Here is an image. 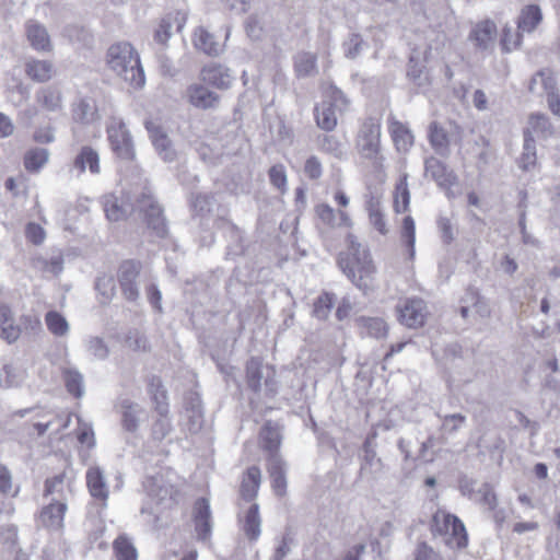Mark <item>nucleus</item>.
Masks as SVG:
<instances>
[{
	"label": "nucleus",
	"mask_w": 560,
	"mask_h": 560,
	"mask_svg": "<svg viewBox=\"0 0 560 560\" xmlns=\"http://www.w3.org/2000/svg\"><path fill=\"white\" fill-rule=\"evenodd\" d=\"M145 127L150 139L160 156L165 161H173L176 156V152L173 149L172 143L167 135L164 132L162 126L152 121H148Z\"/></svg>",
	"instance_id": "nucleus-17"
},
{
	"label": "nucleus",
	"mask_w": 560,
	"mask_h": 560,
	"mask_svg": "<svg viewBox=\"0 0 560 560\" xmlns=\"http://www.w3.org/2000/svg\"><path fill=\"white\" fill-rule=\"evenodd\" d=\"M12 490V476L9 469L0 465V492L9 494Z\"/></svg>",
	"instance_id": "nucleus-62"
},
{
	"label": "nucleus",
	"mask_w": 560,
	"mask_h": 560,
	"mask_svg": "<svg viewBox=\"0 0 560 560\" xmlns=\"http://www.w3.org/2000/svg\"><path fill=\"white\" fill-rule=\"evenodd\" d=\"M86 486L90 494L101 501L102 506L107 505L109 489L104 471L98 466H91L86 470Z\"/></svg>",
	"instance_id": "nucleus-14"
},
{
	"label": "nucleus",
	"mask_w": 560,
	"mask_h": 560,
	"mask_svg": "<svg viewBox=\"0 0 560 560\" xmlns=\"http://www.w3.org/2000/svg\"><path fill=\"white\" fill-rule=\"evenodd\" d=\"M185 97L192 107L198 109H210L219 103V95L200 83L188 85Z\"/></svg>",
	"instance_id": "nucleus-13"
},
{
	"label": "nucleus",
	"mask_w": 560,
	"mask_h": 560,
	"mask_svg": "<svg viewBox=\"0 0 560 560\" xmlns=\"http://www.w3.org/2000/svg\"><path fill=\"white\" fill-rule=\"evenodd\" d=\"M26 378V372L13 363L0 364V387L10 388L20 386Z\"/></svg>",
	"instance_id": "nucleus-30"
},
{
	"label": "nucleus",
	"mask_w": 560,
	"mask_h": 560,
	"mask_svg": "<svg viewBox=\"0 0 560 560\" xmlns=\"http://www.w3.org/2000/svg\"><path fill=\"white\" fill-rule=\"evenodd\" d=\"M21 327L15 324L11 307L0 303V337L8 343H14L21 336Z\"/></svg>",
	"instance_id": "nucleus-21"
},
{
	"label": "nucleus",
	"mask_w": 560,
	"mask_h": 560,
	"mask_svg": "<svg viewBox=\"0 0 560 560\" xmlns=\"http://www.w3.org/2000/svg\"><path fill=\"white\" fill-rule=\"evenodd\" d=\"M260 526L261 522L259 516V508L256 503H253L246 512L242 527L245 535L249 539L255 540L260 536Z\"/></svg>",
	"instance_id": "nucleus-37"
},
{
	"label": "nucleus",
	"mask_w": 560,
	"mask_h": 560,
	"mask_svg": "<svg viewBox=\"0 0 560 560\" xmlns=\"http://www.w3.org/2000/svg\"><path fill=\"white\" fill-rule=\"evenodd\" d=\"M361 323L368 334L372 337L383 338L387 335L388 327L382 318H362Z\"/></svg>",
	"instance_id": "nucleus-53"
},
{
	"label": "nucleus",
	"mask_w": 560,
	"mask_h": 560,
	"mask_svg": "<svg viewBox=\"0 0 560 560\" xmlns=\"http://www.w3.org/2000/svg\"><path fill=\"white\" fill-rule=\"evenodd\" d=\"M537 164L535 140L524 138L523 152L518 159V166L523 171H532Z\"/></svg>",
	"instance_id": "nucleus-45"
},
{
	"label": "nucleus",
	"mask_w": 560,
	"mask_h": 560,
	"mask_svg": "<svg viewBox=\"0 0 560 560\" xmlns=\"http://www.w3.org/2000/svg\"><path fill=\"white\" fill-rule=\"evenodd\" d=\"M25 234L26 238L35 245H40L46 238L45 230L37 223H28Z\"/></svg>",
	"instance_id": "nucleus-59"
},
{
	"label": "nucleus",
	"mask_w": 560,
	"mask_h": 560,
	"mask_svg": "<svg viewBox=\"0 0 560 560\" xmlns=\"http://www.w3.org/2000/svg\"><path fill=\"white\" fill-rule=\"evenodd\" d=\"M537 95H546L548 107L556 116H560V95L556 86V79L551 71H540L535 74L528 86Z\"/></svg>",
	"instance_id": "nucleus-7"
},
{
	"label": "nucleus",
	"mask_w": 560,
	"mask_h": 560,
	"mask_svg": "<svg viewBox=\"0 0 560 560\" xmlns=\"http://www.w3.org/2000/svg\"><path fill=\"white\" fill-rule=\"evenodd\" d=\"M389 131L398 151L407 152L413 145V135L411 130L396 118L389 119Z\"/></svg>",
	"instance_id": "nucleus-24"
},
{
	"label": "nucleus",
	"mask_w": 560,
	"mask_h": 560,
	"mask_svg": "<svg viewBox=\"0 0 560 560\" xmlns=\"http://www.w3.org/2000/svg\"><path fill=\"white\" fill-rule=\"evenodd\" d=\"M25 33L30 45L37 51H50L52 48L50 36L46 27L37 21H27Z\"/></svg>",
	"instance_id": "nucleus-20"
},
{
	"label": "nucleus",
	"mask_w": 560,
	"mask_h": 560,
	"mask_svg": "<svg viewBox=\"0 0 560 560\" xmlns=\"http://www.w3.org/2000/svg\"><path fill=\"white\" fill-rule=\"evenodd\" d=\"M429 139L431 145L438 153L444 154L447 151V133L438 124H431L429 129Z\"/></svg>",
	"instance_id": "nucleus-49"
},
{
	"label": "nucleus",
	"mask_w": 560,
	"mask_h": 560,
	"mask_svg": "<svg viewBox=\"0 0 560 560\" xmlns=\"http://www.w3.org/2000/svg\"><path fill=\"white\" fill-rule=\"evenodd\" d=\"M410 205V194L407 177L404 176L396 186L394 196V209L397 213L406 212Z\"/></svg>",
	"instance_id": "nucleus-48"
},
{
	"label": "nucleus",
	"mask_w": 560,
	"mask_h": 560,
	"mask_svg": "<svg viewBox=\"0 0 560 560\" xmlns=\"http://www.w3.org/2000/svg\"><path fill=\"white\" fill-rule=\"evenodd\" d=\"M260 440L264 448L271 453L270 456L277 455L275 452L278 450L281 440L278 425L267 423L261 430Z\"/></svg>",
	"instance_id": "nucleus-40"
},
{
	"label": "nucleus",
	"mask_w": 560,
	"mask_h": 560,
	"mask_svg": "<svg viewBox=\"0 0 560 560\" xmlns=\"http://www.w3.org/2000/svg\"><path fill=\"white\" fill-rule=\"evenodd\" d=\"M305 173L311 178H318L322 175V165L315 156L307 159L305 163Z\"/></svg>",
	"instance_id": "nucleus-63"
},
{
	"label": "nucleus",
	"mask_w": 560,
	"mask_h": 560,
	"mask_svg": "<svg viewBox=\"0 0 560 560\" xmlns=\"http://www.w3.org/2000/svg\"><path fill=\"white\" fill-rule=\"evenodd\" d=\"M95 290L101 304H108L115 295L114 278L109 275H101L96 278Z\"/></svg>",
	"instance_id": "nucleus-39"
},
{
	"label": "nucleus",
	"mask_w": 560,
	"mask_h": 560,
	"mask_svg": "<svg viewBox=\"0 0 560 560\" xmlns=\"http://www.w3.org/2000/svg\"><path fill=\"white\" fill-rule=\"evenodd\" d=\"M149 394L155 404V408L161 416L167 412L166 392L159 380H153L149 386Z\"/></svg>",
	"instance_id": "nucleus-51"
},
{
	"label": "nucleus",
	"mask_w": 560,
	"mask_h": 560,
	"mask_svg": "<svg viewBox=\"0 0 560 560\" xmlns=\"http://www.w3.org/2000/svg\"><path fill=\"white\" fill-rule=\"evenodd\" d=\"M347 242L348 250L339 258L340 267L358 288L368 291L376 272L371 254L353 235H349Z\"/></svg>",
	"instance_id": "nucleus-2"
},
{
	"label": "nucleus",
	"mask_w": 560,
	"mask_h": 560,
	"mask_svg": "<svg viewBox=\"0 0 560 560\" xmlns=\"http://www.w3.org/2000/svg\"><path fill=\"white\" fill-rule=\"evenodd\" d=\"M553 135V127L542 114H534L528 118L524 138L534 139L535 136L547 139Z\"/></svg>",
	"instance_id": "nucleus-27"
},
{
	"label": "nucleus",
	"mask_w": 560,
	"mask_h": 560,
	"mask_svg": "<svg viewBox=\"0 0 560 560\" xmlns=\"http://www.w3.org/2000/svg\"><path fill=\"white\" fill-rule=\"evenodd\" d=\"M33 266L44 273L58 276L63 269V258L61 255L52 256L50 259L36 257L33 259Z\"/></svg>",
	"instance_id": "nucleus-43"
},
{
	"label": "nucleus",
	"mask_w": 560,
	"mask_h": 560,
	"mask_svg": "<svg viewBox=\"0 0 560 560\" xmlns=\"http://www.w3.org/2000/svg\"><path fill=\"white\" fill-rule=\"evenodd\" d=\"M316 213L325 224L331 228H351L353 225L352 219L346 211L336 212L328 205L317 206Z\"/></svg>",
	"instance_id": "nucleus-26"
},
{
	"label": "nucleus",
	"mask_w": 560,
	"mask_h": 560,
	"mask_svg": "<svg viewBox=\"0 0 560 560\" xmlns=\"http://www.w3.org/2000/svg\"><path fill=\"white\" fill-rule=\"evenodd\" d=\"M186 21L187 16L184 12L175 11L168 13L160 21L154 32L155 42L159 44H165L171 38L172 30L176 27L178 32L182 31Z\"/></svg>",
	"instance_id": "nucleus-16"
},
{
	"label": "nucleus",
	"mask_w": 560,
	"mask_h": 560,
	"mask_svg": "<svg viewBox=\"0 0 560 560\" xmlns=\"http://www.w3.org/2000/svg\"><path fill=\"white\" fill-rule=\"evenodd\" d=\"M349 107L345 94L334 85L323 88V100L315 107V119L317 126L323 130H334L338 117Z\"/></svg>",
	"instance_id": "nucleus-4"
},
{
	"label": "nucleus",
	"mask_w": 560,
	"mask_h": 560,
	"mask_svg": "<svg viewBox=\"0 0 560 560\" xmlns=\"http://www.w3.org/2000/svg\"><path fill=\"white\" fill-rule=\"evenodd\" d=\"M334 305L332 295L325 293L320 295L314 304V315L319 319H326Z\"/></svg>",
	"instance_id": "nucleus-55"
},
{
	"label": "nucleus",
	"mask_w": 560,
	"mask_h": 560,
	"mask_svg": "<svg viewBox=\"0 0 560 560\" xmlns=\"http://www.w3.org/2000/svg\"><path fill=\"white\" fill-rule=\"evenodd\" d=\"M106 136L109 148L116 158L133 161L137 156L133 138L126 122L117 116H112L106 122Z\"/></svg>",
	"instance_id": "nucleus-5"
},
{
	"label": "nucleus",
	"mask_w": 560,
	"mask_h": 560,
	"mask_svg": "<svg viewBox=\"0 0 560 560\" xmlns=\"http://www.w3.org/2000/svg\"><path fill=\"white\" fill-rule=\"evenodd\" d=\"M401 240L407 246L408 259L412 260L416 255V224L411 217H406L401 228Z\"/></svg>",
	"instance_id": "nucleus-44"
},
{
	"label": "nucleus",
	"mask_w": 560,
	"mask_h": 560,
	"mask_svg": "<svg viewBox=\"0 0 560 560\" xmlns=\"http://www.w3.org/2000/svg\"><path fill=\"white\" fill-rule=\"evenodd\" d=\"M200 79L203 83L217 89H229L234 80L230 70L217 63H211L201 69Z\"/></svg>",
	"instance_id": "nucleus-15"
},
{
	"label": "nucleus",
	"mask_w": 560,
	"mask_h": 560,
	"mask_svg": "<svg viewBox=\"0 0 560 560\" xmlns=\"http://www.w3.org/2000/svg\"><path fill=\"white\" fill-rule=\"evenodd\" d=\"M25 71L32 80L46 82L52 77L54 66L48 60L31 59L25 65Z\"/></svg>",
	"instance_id": "nucleus-34"
},
{
	"label": "nucleus",
	"mask_w": 560,
	"mask_h": 560,
	"mask_svg": "<svg viewBox=\"0 0 560 560\" xmlns=\"http://www.w3.org/2000/svg\"><path fill=\"white\" fill-rule=\"evenodd\" d=\"M36 100L50 112H56L61 107V93L51 88L42 89L37 93Z\"/></svg>",
	"instance_id": "nucleus-47"
},
{
	"label": "nucleus",
	"mask_w": 560,
	"mask_h": 560,
	"mask_svg": "<svg viewBox=\"0 0 560 560\" xmlns=\"http://www.w3.org/2000/svg\"><path fill=\"white\" fill-rule=\"evenodd\" d=\"M106 63L121 80L137 90L140 86V55L128 42L110 45L106 52Z\"/></svg>",
	"instance_id": "nucleus-3"
},
{
	"label": "nucleus",
	"mask_w": 560,
	"mask_h": 560,
	"mask_svg": "<svg viewBox=\"0 0 560 560\" xmlns=\"http://www.w3.org/2000/svg\"><path fill=\"white\" fill-rule=\"evenodd\" d=\"M425 176L431 177L446 191L456 184L455 174L452 171H448L446 166L435 158H429L425 160Z\"/></svg>",
	"instance_id": "nucleus-18"
},
{
	"label": "nucleus",
	"mask_w": 560,
	"mask_h": 560,
	"mask_svg": "<svg viewBox=\"0 0 560 560\" xmlns=\"http://www.w3.org/2000/svg\"><path fill=\"white\" fill-rule=\"evenodd\" d=\"M495 37L497 26L491 21H483L478 23L470 33V39L482 49L492 47Z\"/></svg>",
	"instance_id": "nucleus-25"
},
{
	"label": "nucleus",
	"mask_w": 560,
	"mask_h": 560,
	"mask_svg": "<svg viewBox=\"0 0 560 560\" xmlns=\"http://www.w3.org/2000/svg\"><path fill=\"white\" fill-rule=\"evenodd\" d=\"M122 435L127 444L137 447L139 441V405L128 398L120 401Z\"/></svg>",
	"instance_id": "nucleus-10"
},
{
	"label": "nucleus",
	"mask_w": 560,
	"mask_h": 560,
	"mask_svg": "<svg viewBox=\"0 0 560 560\" xmlns=\"http://www.w3.org/2000/svg\"><path fill=\"white\" fill-rule=\"evenodd\" d=\"M88 353L94 360H105L109 354V349L103 338L97 336H89L84 340Z\"/></svg>",
	"instance_id": "nucleus-46"
},
{
	"label": "nucleus",
	"mask_w": 560,
	"mask_h": 560,
	"mask_svg": "<svg viewBox=\"0 0 560 560\" xmlns=\"http://www.w3.org/2000/svg\"><path fill=\"white\" fill-rule=\"evenodd\" d=\"M65 384L67 390L74 397L80 398L84 395V381L83 375L74 369H68L63 372Z\"/></svg>",
	"instance_id": "nucleus-41"
},
{
	"label": "nucleus",
	"mask_w": 560,
	"mask_h": 560,
	"mask_svg": "<svg viewBox=\"0 0 560 560\" xmlns=\"http://www.w3.org/2000/svg\"><path fill=\"white\" fill-rule=\"evenodd\" d=\"M104 210L109 221H121L135 211V202L128 194L120 197L109 194L103 197Z\"/></svg>",
	"instance_id": "nucleus-12"
},
{
	"label": "nucleus",
	"mask_w": 560,
	"mask_h": 560,
	"mask_svg": "<svg viewBox=\"0 0 560 560\" xmlns=\"http://www.w3.org/2000/svg\"><path fill=\"white\" fill-rule=\"evenodd\" d=\"M261 481V472L258 467H250L247 469L241 486L242 497L246 500L254 499L259 490Z\"/></svg>",
	"instance_id": "nucleus-35"
},
{
	"label": "nucleus",
	"mask_w": 560,
	"mask_h": 560,
	"mask_svg": "<svg viewBox=\"0 0 560 560\" xmlns=\"http://www.w3.org/2000/svg\"><path fill=\"white\" fill-rule=\"evenodd\" d=\"M295 73L299 78L311 77L316 73V56L312 52H300L294 60Z\"/></svg>",
	"instance_id": "nucleus-38"
},
{
	"label": "nucleus",
	"mask_w": 560,
	"mask_h": 560,
	"mask_svg": "<svg viewBox=\"0 0 560 560\" xmlns=\"http://www.w3.org/2000/svg\"><path fill=\"white\" fill-rule=\"evenodd\" d=\"M50 151L46 148L34 147L28 149L23 156L24 168L31 174H38L48 164Z\"/></svg>",
	"instance_id": "nucleus-23"
},
{
	"label": "nucleus",
	"mask_w": 560,
	"mask_h": 560,
	"mask_svg": "<svg viewBox=\"0 0 560 560\" xmlns=\"http://www.w3.org/2000/svg\"><path fill=\"white\" fill-rule=\"evenodd\" d=\"M521 34L520 31L517 33L513 32L510 26L504 27L501 39L503 50L512 51L516 49L521 45Z\"/></svg>",
	"instance_id": "nucleus-56"
},
{
	"label": "nucleus",
	"mask_w": 560,
	"mask_h": 560,
	"mask_svg": "<svg viewBox=\"0 0 560 560\" xmlns=\"http://www.w3.org/2000/svg\"><path fill=\"white\" fill-rule=\"evenodd\" d=\"M47 330L56 338H66L70 334V323L63 314L58 311H48L45 314Z\"/></svg>",
	"instance_id": "nucleus-29"
},
{
	"label": "nucleus",
	"mask_w": 560,
	"mask_h": 560,
	"mask_svg": "<svg viewBox=\"0 0 560 560\" xmlns=\"http://www.w3.org/2000/svg\"><path fill=\"white\" fill-rule=\"evenodd\" d=\"M194 45L207 55H218L223 50V47L213 39V36L202 27L195 31Z\"/></svg>",
	"instance_id": "nucleus-36"
},
{
	"label": "nucleus",
	"mask_w": 560,
	"mask_h": 560,
	"mask_svg": "<svg viewBox=\"0 0 560 560\" xmlns=\"http://www.w3.org/2000/svg\"><path fill=\"white\" fill-rule=\"evenodd\" d=\"M117 560H137V548L125 535L117 537L113 544Z\"/></svg>",
	"instance_id": "nucleus-42"
},
{
	"label": "nucleus",
	"mask_w": 560,
	"mask_h": 560,
	"mask_svg": "<svg viewBox=\"0 0 560 560\" xmlns=\"http://www.w3.org/2000/svg\"><path fill=\"white\" fill-rule=\"evenodd\" d=\"M465 418L462 415L455 413L445 417L443 428L447 432H454L464 425Z\"/></svg>",
	"instance_id": "nucleus-61"
},
{
	"label": "nucleus",
	"mask_w": 560,
	"mask_h": 560,
	"mask_svg": "<svg viewBox=\"0 0 560 560\" xmlns=\"http://www.w3.org/2000/svg\"><path fill=\"white\" fill-rule=\"evenodd\" d=\"M366 45L359 34H351L342 44L345 57L348 59L358 58L365 49Z\"/></svg>",
	"instance_id": "nucleus-52"
},
{
	"label": "nucleus",
	"mask_w": 560,
	"mask_h": 560,
	"mask_svg": "<svg viewBox=\"0 0 560 560\" xmlns=\"http://www.w3.org/2000/svg\"><path fill=\"white\" fill-rule=\"evenodd\" d=\"M14 131V125L9 116L0 113V138H8Z\"/></svg>",
	"instance_id": "nucleus-64"
},
{
	"label": "nucleus",
	"mask_w": 560,
	"mask_h": 560,
	"mask_svg": "<svg viewBox=\"0 0 560 560\" xmlns=\"http://www.w3.org/2000/svg\"><path fill=\"white\" fill-rule=\"evenodd\" d=\"M432 530L443 536L444 542L451 548H463L467 545L464 524L454 515L438 511L433 516Z\"/></svg>",
	"instance_id": "nucleus-6"
},
{
	"label": "nucleus",
	"mask_w": 560,
	"mask_h": 560,
	"mask_svg": "<svg viewBox=\"0 0 560 560\" xmlns=\"http://www.w3.org/2000/svg\"><path fill=\"white\" fill-rule=\"evenodd\" d=\"M366 211L370 224L382 235L388 233V226L383 211V207L378 198L372 197L366 202Z\"/></svg>",
	"instance_id": "nucleus-32"
},
{
	"label": "nucleus",
	"mask_w": 560,
	"mask_h": 560,
	"mask_svg": "<svg viewBox=\"0 0 560 560\" xmlns=\"http://www.w3.org/2000/svg\"><path fill=\"white\" fill-rule=\"evenodd\" d=\"M194 522L198 537L206 539L211 530L210 505L206 499H200L196 502Z\"/></svg>",
	"instance_id": "nucleus-28"
},
{
	"label": "nucleus",
	"mask_w": 560,
	"mask_h": 560,
	"mask_svg": "<svg viewBox=\"0 0 560 560\" xmlns=\"http://www.w3.org/2000/svg\"><path fill=\"white\" fill-rule=\"evenodd\" d=\"M268 470L272 480V488L278 495L285 492L287 480L284 477L283 462L277 455H271L268 459Z\"/></svg>",
	"instance_id": "nucleus-33"
},
{
	"label": "nucleus",
	"mask_w": 560,
	"mask_h": 560,
	"mask_svg": "<svg viewBox=\"0 0 560 560\" xmlns=\"http://www.w3.org/2000/svg\"><path fill=\"white\" fill-rule=\"evenodd\" d=\"M86 172L97 176L102 172L101 155L92 145H82L69 164V173L75 178H81Z\"/></svg>",
	"instance_id": "nucleus-8"
},
{
	"label": "nucleus",
	"mask_w": 560,
	"mask_h": 560,
	"mask_svg": "<svg viewBox=\"0 0 560 560\" xmlns=\"http://www.w3.org/2000/svg\"><path fill=\"white\" fill-rule=\"evenodd\" d=\"M542 22V12L539 5L528 4L524 7L517 19V28L522 34L534 32Z\"/></svg>",
	"instance_id": "nucleus-22"
},
{
	"label": "nucleus",
	"mask_w": 560,
	"mask_h": 560,
	"mask_svg": "<svg viewBox=\"0 0 560 560\" xmlns=\"http://www.w3.org/2000/svg\"><path fill=\"white\" fill-rule=\"evenodd\" d=\"M360 147H361L363 154L366 156H371L374 153H376L377 148H378V129L373 128L371 130L370 138L366 140L365 143L360 142Z\"/></svg>",
	"instance_id": "nucleus-60"
},
{
	"label": "nucleus",
	"mask_w": 560,
	"mask_h": 560,
	"mask_svg": "<svg viewBox=\"0 0 560 560\" xmlns=\"http://www.w3.org/2000/svg\"><path fill=\"white\" fill-rule=\"evenodd\" d=\"M398 320L408 328L421 327L427 318V304L418 298H408L396 306Z\"/></svg>",
	"instance_id": "nucleus-9"
},
{
	"label": "nucleus",
	"mask_w": 560,
	"mask_h": 560,
	"mask_svg": "<svg viewBox=\"0 0 560 560\" xmlns=\"http://www.w3.org/2000/svg\"><path fill=\"white\" fill-rule=\"evenodd\" d=\"M72 116L77 122L90 125L100 119L98 112L94 102L80 100L73 104Z\"/></svg>",
	"instance_id": "nucleus-31"
},
{
	"label": "nucleus",
	"mask_w": 560,
	"mask_h": 560,
	"mask_svg": "<svg viewBox=\"0 0 560 560\" xmlns=\"http://www.w3.org/2000/svg\"><path fill=\"white\" fill-rule=\"evenodd\" d=\"M269 177L271 184L276 186L281 192L287 190V173L285 168L282 165H275L269 171Z\"/></svg>",
	"instance_id": "nucleus-57"
},
{
	"label": "nucleus",
	"mask_w": 560,
	"mask_h": 560,
	"mask_svg": "<svg viewBox=\"0 0 560 560\" xmlns=\"http://www.w3.org/2000/svg\"><path fill=\"white\" fill-rule=\"evenodd\" d=\"M72 494V483L65 474H59L45 481L44 497L49 499L39 513V524L49 532L61 533L65 527V515L68 500Z\"/></svg>",
	"instance_id": "nucleus-1"
},
{
	"label": "nucleus",
	"mask_w": 560,
	"mask_h": 560,
	"mask_svg": "<svg viewBox=\"0 0 560 560\" xmlns=\"http://www.w3.org/2000/svg\"><path fill=\"white\" fill-rule=\"evenodd\" d=\"M144 209L148 226L152 228L158 236L163 237L166 234V225L162 209L152 196L142 194V211Z\"/></svg>",
	"instance_id": "nucleus-19"
},
{
	"label": "nucleus",
	"mask_w": 560,
	"mask_h": 560,
	"mask_svg": "<svg viewBox=\"0 0 560 560\" xmlns=\"http://www.w3.org/2000/svg\"><path fill=\"white\" fill-rule=\"evenodd\" d=\"M269 370L270 369L268 366H264L259 360L252 359L247 364V378L250 387L255 390L260 388L265 371L269 372Z\"/></svg>",
	"instance_id": "nucleus-50"
},
{
	"label": "nucleus",
	"mask_w": 560,
	"mask_h": 560,
	"mask_svg": "<svg viewBox=\"0 0 560 560\" xmlns=\"http://www.w3.org/2000/svg\"><path fill=\"white\" fill-rule=\"evenodd\" d=\"M140 265L135 260L124 261L118 270V282L122 295L128 301H137L139 296Z\"/></svg>",
	"instance_id": "nucleus-11"
},
{
	"label": "nucleus",
	"mask_w": 560,
	"mask_h": 560,
	"mask_svg": "<svg viewBox=\"0 0 560 560\" xmlns=\"http://www.w3.org/2000/svg\"><path fill=\"white\" fill-rule=\"evenodd\" d=\"M34 419V428L37 430L38 434H44L55 422V420H60L57 415L51 413L50 411L38 410Z\"/></svg>",
	"instance_id": "nucleus-54"
},
{
	"label": "nucleus",
	"mask_w": 560,
	"mask_h": 560,
	"mask_svg": "<svg viewBox=\"0 0 560 560\" xmlns=\"http://www.w3.org/2000/svg\"><path fill=\"white\" fill-rule=\"evenodd\" d=\"M33 140L39 144H50L56 140V129L52 126H42L35 129Z\"/></svg>",
	"instance_id": "nucleus-58"
}]
</instances>
